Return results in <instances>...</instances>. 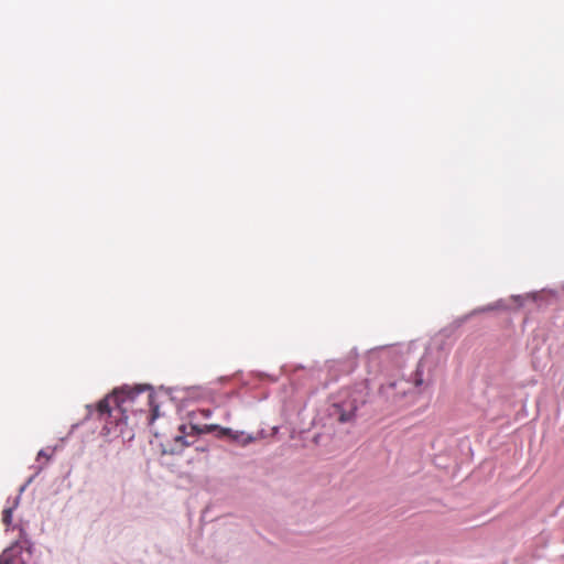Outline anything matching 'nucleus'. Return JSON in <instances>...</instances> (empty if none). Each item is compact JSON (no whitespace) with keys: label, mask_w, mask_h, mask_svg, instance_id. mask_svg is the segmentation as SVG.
Instances as JSON below:
<instances>
[{"label":"nucleus","mask_w":564,"mask_h":564,"mask_svg":"<svg viewBox=\"0 0 564 564\" xmlns=\"http://www.w3.org/2000/svg\"><path fill=\"white\" fill-rule=\"evenodd\" d=\"M147 399H148V404H151V403H152V394H151V393H149V394L147 395Z\"/></svg>","instance_id":"nucleus-8"},{"label":"nucleus","mask_w":564,"mask_h":564,"mask_svg":"<svg viewBox=\"0 0 564 564\" xmlns=\"http://www.w3.org/2000/svg\"><path fill=\"white\" fill-rule=\"evenodd\" d=\"M158 416V408L153 409L152 420Z\"/></svg>","instance_id":"nucleus-7"},{"label":"nucleus","mask_w":564,"mask_h":564,"mask_svg":"<svg viewBox=\"0 0 564 564\" xmlns=\"http://www.w3.org/2000/svg\"><path fill=\"white\" fill-rule=\"evenodd\" d=\"M199 413L202 414L203 417H209L212 414V411L210 410H200Z\"/></svg>","instance_id":"nucleus-6"},{"label":"nucleus","mask_w":564,"mask_h":564,"mask_svg":"<svg viewBox=\"0 0 564 564\" xmlns=\"http://www.w3.org/2000/svg\"><path fill=\"white\" fill-rule=\"evenodd\" d=\"M217 437H229L230 440L238 442L242 445H246L252 441L251 436H246L242 432L232 431L228 427H221L217 429Z\"/></svg>","instance_id":"nucleus-3"},{"label":"nucleus","mask_w":564,"mask_h":564,"mask_svg":"<svg viewBox=\"0 0 564 564\" xmlns=\"http://www.w3.org/2000/svg\"><path fill=\"white\" fill-rule=\"evenodd\" d=\"M2 522L6 524V525H10L11 522H12V509L11 508H7L3 510L2 512Z\"/></svg>","instance_id":"nucleus-5"},{"label":"nucleus","mask_w":564,"mask_h":564,"mask_svg":"<svg viewBox=\"0 0 564 564\" xmlns=\"http://www.w3.org/2000/svg\"><path fill=\"white\" fill-rule=\"evenodd\" d=\"M340 421L341 422H345L346 421V417L344 415L340 416Z\"/></svg>","instance_id":"nucleus-9"},{"label":"nucleus","mask_w":564,"mask_h":564,"mask_svg":"<svg viewBox=\"0 0 564 564\" xmlns=\"http://www.w3.org/2000/svg\"><path fill=\"white\" fill-rule=\"evenodd\" d=\"M139 389L115 390L97 403L98 417L107 424L126 423V413L130 410L134 399L139 395Z\"/></svg>","instance_id":"nucleus-1"},{"label":"nucleus","mask_w":564,"mask_h":564,"mask_svg":"<svg viewBox=\"0 0 564 564\" xmlns=\"http://www.w3.org/2000/svg\"><path fill=\"white\" fill-rule=\"evenodd\" d=\"M186 429H187L186 425H181L180 426L181 434L176 435L174 438L175 443L178 444L180 448L188 446V443L185 441V435L208 434L214 431H217V429H219V425H217V424H204V425L192 424L189 426L191 432H186Z\"/></svg>","instance_id":"nucleus-2"},{"label":"nucleus","mask_w":564,"mask_h":564,"mask_svg":"<svg viewBox=\"0 0 564 564\" xmlns=\"http://www.w3.org/2000/svg\"><path fill=\"white\" fill-rule=\"evenodd\" d=\"M0 564H12V551L4 550L0 555Z\"/></svg>","instance_id":"nucleus-4"}]
</instances>
